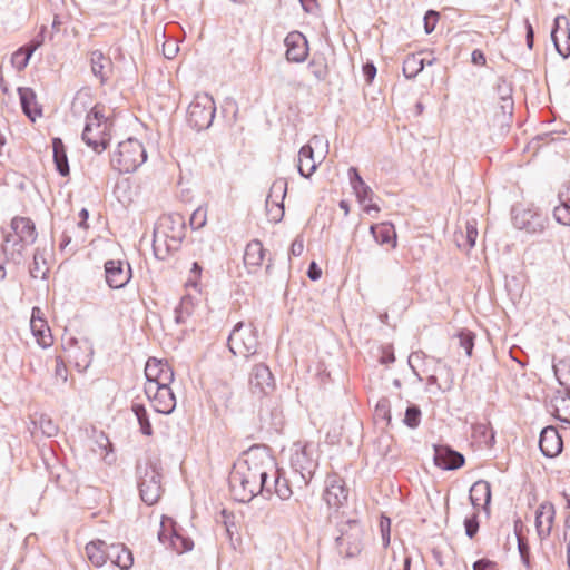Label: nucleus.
Returning <instances> with one entry per match:
<instances>
[{"label": "nucleus", "mask_w": 570, "mask_h": 570, "mask_svg": "<svg viewBox=\"0 0 570 570\" xmlns=\"http://www.w3.org/2000/svg\"><path fill=\"white\" fill-rule=\"evenodd\" d=\"M265 256V249L259 239H252L245 248L244 264L248 273L255 272L261 265Z\"/></svg>", "instance_id": "28"}, {"label": "nucleus", "mask_w": 570, "mask_h": 570, "mask_svg": "<svg viewBox=\"0 0 570 570\" xmlns=\"http://www.w3.org/2000/svg\"><path fill=\"white\" fill-rule=\"evenodd\" d=\"M307 276L311 281L316 282L322 277V269L316 264V262L312 261L307 268Z\"/></svg>", "instance_id": "63"}, {"label": "nucleus", "mask_w": 570, "mask_h": 570, "mask_svg": "<svg viewBox=\"0 0 570 570\" xmlns=\"http://www.w3.org/2000/svg\"><path fill=\"white\" fill-rule=\"evenodd\" d=\"M362 73L366 83H372L376 76V67L373 62L367 61L362 67Z\"/></svg>", "instance_id": "60"}, {"label": "nucleus", "mask_w": 570, "mask_h": 570, "mask_svg": "<svg viewBox=\"0 0 570 570\" xmlns=\"http://www.w3.org/2000/svg\"><path fill=\"white\" fill-rule=\"evenodd\" d=\"M53 151V163L56 170L62 177H67L70 174V166L67 156L66 146L60 137H55L51 140Z\"/></svg>", "instance_id": "32"}, {"label": "nucleus", "mask_w": 570, "mask_h": 570, "mask_svg": "<svg viewBox=\"0 0 570 570\" xmlns=\"http://www.w3.org/2000/svg\"><path fill=\"white\" fill-rule=\"evenodd\" d=\"M105 556L111 564L117 566L121 570H129L134 563L131 551L124 543L108 544Z\"/></svg>", "instance_id": "26"}, {"label": "nucleus", "mask_w": 570, "mask_h": 570, "mask_svg": "<svg viewBox=\"0 0 570 570\" xmlns=\"http://www.w3.org/2000/svg\"><path fill=\"white\" fill-rule=\"evenodd\" d=\"M479 511H475L473 512L472 515L470 517H466L463 521V525H464V531H465V535L469 538V539H473L478 532H479V529H480V521H479V514H478Z\"/></svg>", "instance_id": "46"}, {"label": "nucleus", "mask_w": 570, "mask_h": 570, "mask_svg": "<svg viewBox=\"0 0 570 570\" xmlns=\"http://www.w3.org/2000/svg\"><path fill=\"white\" fill-rule=\"evenodd\" d=\"M291 465L295 473H298L304 485H307L311 482L317 468V463L309 455L306 445L292 455Z\"/></svg>", "instance_id": "21"}, {"label": "nucleus", "mask_w": 570, "mask_h": 570, "mask_svg": "<svg viewBox=\"0 0 570 570\" xmlns=\"http://www.w3.org/2000/svg\"><path fill=\"white\" fill-rule=\"evenodd\" d=\"M491 484L485 480L475 481L470 488L469 500L475 511L482 510L487 517L491 513Z\"/></svg>", "instance_id": "22"}, {"label": "nucleus", "mask_w": 570, "mask_h": 570, "mask_svg": "<svg viewBox=\"0 0 570 570\" xmlns=\"http://www.w3.org/2000/svg\"><path fill=\"white\" fill-rule=\"evenodd\" d=\"M380 531L382 543L384 548H387L391 542V519L386 515H382L380 520Z\"/></svg>", "instance_id": "51"}, {"label": "nucleus", "mask_w": 570, "mask_h": 570, "mask_svg": "<svg viewBox=\"0 0 570 570\" xmlns=\"http://www.w3.org/2000/svg\"><path fill=\"white\" fill-rule=\"evenodd\" d=\"M31 57L32 53L23 45L12 53L11 63L18 71H22L28 67Z\"/></svg>", "instance_id": "44"}, {"label": "nucleus", "mask_w": 570, "mask_h": 570, "mask_svg": "<svg viewBox=\"0 0 570 570\" xmlns=\"http://www.w3.org/2000/svg\"><path fill=\"white\" fill-rule=\"evenodd\" d=\"M518 550H519V554H520L522 564L528 570H531L532 569L531 551H530V547L525 539L519 538Z\"/></svg>", "instance_id": "49"}, {"label": "nucleus", "mask_w": 570, "mask_h": 570, "mask_svg": "<svg viewBox=\"0 0 570 570\" xmlns=\"http://www.w3.org/2000/svg\"><path fill=\"white\" fill-rule=\"evenodd\" d=\"M558 370L559 366H556L554 375L564 391L558 390L556 392V395L551 400V406L559 421L570 423V382L568 379H564L563 375L559 374Z\"/></svg>", "instance_id": "15"}, {"label": "nucleus", "mask_w": 570, "mask_h": 570, "mask_svg": "<svg viewBox=\"0 0 570 570\" xmlns=\"http://www.w3.org/2000/svg\"><path fill=\"white\" fill-rule=\"evenodd\" d=\"M433 450L434 464L444 471L458 470L465 463L464 455L448 444H434Z\"/></svg>", "instance_id": "18"}, {"label": "nucleus", "mask_w": 570, "mask_h": 570, "mask_svg": "<svg viewBox=\"0 0 570 570\" xmlns=\"http://www.w3.org/2000/svg\"><path fill=\"white\" fill-rule=\"evenodd\" d=\"M23 249V244H20V242H11L9 236L6 238L2 245V254L6 256V259L11 261L14 264H20L22 262Z\"/></svg>", "instance_id": "39"}, {"label": "nucleus", "mask_w": 570, "mask_h": 570, "mask_svg": "<svg viewBox=\"0 0 570 570\" xmlns=\"http://www.w3.org/2000/svg\"><path fill=\"white\" fill-rule=\"evenodd\" d=\"M494 567H497V563L488 558L479 559L472 566L473 570H491Z\"/></svg>", "instance_id": "62"}, {"label": "nucleus", "mask_w": 570, "mask_h": 570, "mask_svg": "<svg viewBox=\"0 0 570 570\" xmlns=\"http://www.w3.org/2000/svg\"><path fill=\"white\" fill-rule=\"evenodd\" d=\"M307 68L317 81H324L328 76V67L323 56H314L308 62Z\"/></svg>", "instance_id": "41"}, {"label": "nucleus", "mask_w": 570, "mask_h": 570, "mask_svg": "<svg viewBox=\"0 0 570 570\" xmlns=\"http://www.w3.org/2000/svg\"><path fill=\"white\" fill-rule=\"evenodd\" d=\"M381 364H392L395 362V355L393 352L392 346H383L382 347V354L379 358Z\"/></svg>", "instance_id": "61"}, {"label": "nucleus", "mask_w": 570, "mask_h": 570, "mask_svg": "<svg viewBox=\"0 0 570 570\" xmlns=\"http://www.w3.org/2000/svg\"><path fill=\"white\" fill-rule=\"evenodd\" d=\"M180 530V527L173 518L163 515L158 539L161 543L168 542L177 553L188 552L193 550L194 542L190 538L183 535Z\"/></svg>", "instance_id": "8"}, {"label": "nucleus", "mask_w": 570, "mask_h": 570, "mask_svg": "<svg viewBox=\"0 0 570 570\" xmlns=\"http://www.w3.org/2000/svg\"><path fill=\"white\" fill-rule=\"evenodd\" d=\"M136 475L138 479V489L141 500L147 505H153L160 499L161 488V473L156 463L151 460L137 461Z\"/></svg>", "instance_id": "4"}, {"label": "nucleus", "mask_w": 570, "mask_h": 570, "mask_svg": "<svg viewBox=\"0 0 570 570\" xmlns=\"http://www.w3.org/2000/svg\"><path fill=\"white\" fill-rule=\"evenodd\" d=\"M258 345L257 328L253 324L245 326L244 322L236 323L227 338L230 353L233 355L242 354L245 358L255 355Z\"/></svg>", "instance_id": "6"}, {"label": "nucleus", "mask_w": 570, "mask_h": 570, "mask_svg": "<svg viewBox=\"0 0 570 570\" xmlns=\"http://www.w3.org/2000/svg\"><path fill=\"white\" fill-rule=\"evenodd\" d=\"M336 532L335 543L345 558L358 556L364 547L365 529L363 522L355 517H346L345 512L333 518Z\"/></svg>", "instance_id": "2"}, {"label": "nucleus", "mask_w": 570, "mask_h": 570, "mask_svg": "<svg viewBox=\"0 0 570 570\" xmlns=\"http://www.w3.org/2000/svg\"><path fill=\"white\" fill-rule=\"evenodd\" d=\"M189 224L193 229H199L206 224V210L202 207L195 209L190 216Z\"/></svg>", "instance_id": "52"}, {"label": "nucleus", "mask_w": 570, "mask_h": 570, "mask_svg": "<svg viewBox=\"0 0 570 570\" xmlns=\"http://www.w3.org/2000/svg\"><path fill=\"white\" fill-rule=\"evenodd\" d=\"M112 62L110 58L106 57L101 50H92L90 52V68L95 77L99 78L100 83H107L109 76L106 69L111 70Z\"/></svg>", "instance_id": "30"}, {"label": "nucleus", "mask_w": 570, "mask_h": 570, "mask_svg": "<svg viewBox=\"0 0 570 570\" xmlns=\"http://www.w3.org/2000/svg\"><path fill=\"white\" fill-rule=\"evenodd\" d=\"M556 366H559V374L570 382V360H562L558 364H553L552 368L554 370Z\"/></svg>", "instance_id": "64"}, {"label": "nucleus", "mask_w": 570, "mask_h": 570, "mask_svg": "<svg viewBox=\"0 0 570 570\" xmlns=\"http://www.w3.org/2000/svg\"><path fill=\"white\" fill-rule=\"evenodd\" d=\"M539 448L546 458H554L561 453L563 441L557 428L549 425L541 430Z\"/></svg>", "instance_id": "23"}, {"label": "nucleus", "mask_w": 570, "mask_h": 570, "mask_svg": "<svg viewBox=\"0 0 570 570\" xmlns=\"http://www.w3.org/2000/svg\"><path fill=\"white\" fill-rule=\"evenodd\" d=\"M494 90L499 97V100L512 98V92H513L512 83L509 82L503 77L498 78Z\"/></svg>", "instance_id": "48"}, {"label": "nucleus", "mask_w": 570, "mask_h": 570, "mask_svg": "<svg viewBox=\"0 0 570 570\" xmlns=\"http://www.w3.org/2000/svg\"><path fill=\"white\" fill-rule=\"evenodd\" d=\"M455 337L459 338V345L464 350L465 355L471 357L476 337L475 333L468 328H461L455 334Z\"/></svg>", "instance_id": "42"}, {"label": "nucleus", "mask_w": 570, "mask_h": 570, "mask_svg": "<svg viewBox=\"0 0 570 570\" xmlns=\"http://www.w3.org/2000/svg\"><path fill=\"white\" fill-rule=\"evenodd\" d=\"M108 119L102 110L95 106L86 116V124L81 138L83 142L92 148L97 154L105 151L110 141V135L107 132Z\"/></svg>", "instance_id": "5"}, {"label": "nucleus", "mask_w": 570, "mask_h": 570, "mask_svg": "<svg viewBox=\"0 0 570 570\" xmlns=\"http://www.w3.org/2000/svg\"><path fill=\"white\" fill-rule=\"evenodd\" d=\"M145 394L153 402L154 410L157 413L168 415L176 407V396L170 386H154V384H145Z\"/></svg>", "instance_id": "13"}, {"label": "nucleus", "mask_w": 570, "mask_h": 570, "mask_svg": "<svg viewBox=\"0 0 570 570\" xmlns=\"http://www.w3.org/2000/svg\"><path fill=\"white\" fill-rule=\"evenodd\" d=\"M551 40L562 58L566 59L570 56V22L562 14L557 16L553 20Z\"/></svg>", "instance_id": "19"}, {"label": "nucleus", "mask_w": 570, "mask_h": 570, "mask_svg": "<svg viewBox=\"0 0 570 570\" xmlns=\"http://www.w3.org/2000/svg\"><path fill=\"white\" fill-rule=\"evenodd\" d=\"M513 226L528 234H538L544 229L546 218L538 212L519 207L512 208Z\"/></svg>", "instance_id": "14"}, {"label": "nucleus", "mask_w": 570, "mask_h": 570, "mask_svg": "<svg viewBox=\"0 0 570 570\" xmlns=\"http://www.w3.org/2000/svg\"><path fill=\"white\" fill-rule=\"evenodd\" d=\"M287 193V181L284 178L276 179L266 197V212L268 219L279 223L284 217V199Z\"/></svg>", "instance_id": "11"}, {"label": "nucleus", "mask_w": 570, "mask_h": 570, "mask_svg": "<svg viewBox=\"0 0 570 570\" xmlns=\"http://www.w3.org/2000/svg\"><path fill=\"white\" fill-rule=\"evenodd\" d=\"M474 432L485 439L487 443L493 444L495 440V433L492 429H489L485 424H479L474 428Z\"/></svg>", "instance_id": "58"}, {"label": "nucleus", "mask_w": 570, "mask_h": 570, "mask_svg": "<svg viewBox=\"0 0 570 570\" xmlns=\"http://www.w3.org/2000/svg\"><path fill=\"white\" fill-rule=\"evenodd\" d=\"M347 498L348 489L344 480L335 473L327 475L323 499L330 509H334V512L328 517L331 522H333L335 515L342 513L338 510L347 502Z\"/></svg>", "instance_id": "9"}, {"label": "nucleus", "mask_w": 570, "mask_h": 570, "mask_svg": "<svg viewBox=\"0 0 570 570\" xmlns=\"http://www.w3.org/2000/svg\"><path fill=\"white\" fill-rule=\"evenodd\" d=\"M286 47L285 57L287 61L302 63L304 62L309 52L308 41L306 37L297 30L291 31L284 39Z\"/></svg>", "instance_id": "17"}, {"label": "nucleus", "mask_w": 570, "mask_h": 570, "mask_svg": "<svg viewBox=\"0 0 570 570\" xmlns=\"http://www.w3.org/2000/svg\"><path fill=\"white\" fill-rule=\"evenodd\" d=\"M370 233L377 244L396 246V232L392 223L382 222L373 224L370 227Z\"/></svg>", "instance_id": "29"}, {"label": "nucleus", "mask_w": 570, "mask_h": 570, "mask_svg": "<svg viewBox=\"0 0 570 570\" xmlns=\"http://www.w3.org/2000/svg\"><path fill=\"white\" fill-rule=\"evenodd\" d=\"M46 31H47V27L41 26L38 33L30 41H28L24 45L27 47V50L30 51L32 55L35 53V51L37 49H39L43 45L45 38H46Z\"/></svg>", "instance_id": "50"}, {"label": "nucleus", "mask_w": 570, "mask_h": 570, "mask_svg": "<svg viewBox=\"0 0 570 570\" xmlns=\"http://www.w3.org/2000/svg\"><path fill=\"white\" fill-rule=\"evenodd\" d=\"M11 228L14 235L11 237V242H20V244L29 245L35 243L37 239V230L35 223L28 217H14L11 220Z\"/></svg>", "instance_id": "24"}, {"label": "nucleus", "mask_w": 570, "mask_h": 570, "mask_svg": "<svg viewBox=\"0 0 570 570\" xmlns=\"http://www.w3.org/2000/svg\"><path fill=\"white\" fill-rule=\"evenodd\" d=\"M203 267L198 262H194L190 268V278L187 282L188 286L196 287L198 279L202 276Z\"/></svg>", "instance_id": "59"}, {"label": "nucleus", "mask_w": 570, "mask_h": 570, "mask_svg": "<svg viewBox=\"0 0 570 570\" xmlns=\"http://www.w3.org/2000/svg\"><path fill=\"white\" fill-rule=\"evenodd\" d=\"M77 343H78V341L76 338L71 337L67 343L69 346L68 352H69V357L75 358V365L78 368V371L82 372V371H86L88 368V366L90 365L94 351H92V347L88 344V342L85 341L83 344H85L86 352L79 357L78 354L75 351H72V347Z\"/></svg>", "instance_id": "35"}, {"label": "nucleus", "mask_w": 570, "mask_h": 570, "mask_svg": "<svg viewBox=\"0 0 570 570\" xmlns=\"http://www.w3.org/2000/svg\"><path fill=\"white\" fill-rule=\"evenodd\" d=\"M108 543L104 540H94L86 544V554L89 561L97 568L105 566L108 558L105 556Z\"/></svg>", "instance_id": "34"}, {"label": "nucleus", "mask_w": 570, "mask_h": 570, "mask_svg": "<svg viewBox=\"0 0 570 570\" xmlns=\"http://www.w3.org/2000/svg\"><path fill=\"white\" fill-rule=\"evenodd\" d=\"M318 164L314 159V149L311 144L301 147L298 151L297 169L302 177L309 178L316 171Z\"/></svg>", "instance_id": "33"}, {"label": "nucleus", "mask_w": 570, "mask_h": 570, "mask_svg": "<svg viewBox=\"0 0 570 570\" xmlns=\"http://www.w3.org/2000/svg\"><path fill=\"white\" fill-rule=\"evenodd\" d=\"M243 455L245 459L233 465L228 484L234 499L247 503L257 495L258 478L262 475L263 464L273 468V458L268 454L266 445H252L243 452Z\"/></svg>", "instance_id": "1"}, {"label": "nucleus", "mask_w": 570, "mask_h": 570, "mask_svg": "<svg viewBox=\"0 0 570 570\" xmlns=\"http://www.w3.org/2000/svg\"><path fill=\"white\" fill-rule=\"evenodd\" d=\"M553 216L559 224L570 226V205L560 202L553 209Z\"/></svg>", "instance_id": "47"}, {"label": "nucleus", "mask_w": 570, "mask_h": 570, "mask_svg": "<svg viewBox=\"0 0 570 570\" xmlns=\"http://www.w3.org/2000/svg\"><path fill=\"white\" fill-rule=\"evenodd\" d=\"M131 411L137 419L140 433L146 436H151L154 433V429L146 406L141 403L132 402Z\"/></svg>", "instance_id": "36"}, {"label": "nucleus", "mask_w": 570, "mask_h": 570, "mask_svg": "<svg viewBox=\"0 0 570 570\" xmlns=\"http://www.w3.org/2000/svg\"><path fill=\"white\" fill-rule=\"evenodd\" d=\"M39 428L47 438L55 436L58 432V426L52 422L51 419L41 416L39 421Z\"/></svg>", "instance_id": "53"}, {"label": "nucleus", "mask_w": 570, "mask_h": 570, "mask_svg": "<svg viewBox=\"0 0 570 570\" xmlns=\"http://www.w3.org/2000/svg\"><path fill=\"white\" fill-rule=\"evenodd\" d=\"M215 114L216 105L213 97L207 92L197 94L188 106L187 122L193 129L202 131L212 126Z\"/></svg>", "instance_id": "7"}, {"label": "nucleus", "mask_w": 570, "mask_h": 570, "mask_svg": "<svg viewBox=\"0 0 570 570\" xmlns=\"http://www.w3.org/2000/svg\"><path fill=\"white\" fill-rule=\"evenodd\" d=\"M375 411L377 415L382 416L389 423L391 422L392 416L390 411V402L387 399H381L376 404Z\"/></svg>", "instance_id": "55"}, {"label": "nucleus", "mask_w": 570, "mask_h": 570, "mask_svg": "<svg viewBox=\"0 0 570 570\" xmlns=\"http://www.w3.org/2000/svg\"><path fill=\"white\" fill-rule=\"evenodd\" d=\"M439 18H440V13L436 12L435 10L426 11V13L424 14V19H423L425 33L430 35L434 31L436 23L439 21Z\"/></svg>", "instance_id": "54"}, {"label": "nucleus", "mask_w": 570, "mask_h": 570, "mask_svg": "<svg viewBox=\"0 0 570 570\" xmlns=\"http://www.w3.org/2000/svg\"><path fill=\"white\" fill-rule=\"evenodd\" d=\"M347 176L350 180V185L353 189V193L356 196L357 202L363 206V210L367 215H372V213H379L380 207L372 203L374 197V191L372 188L364 181L360 171L356 167H350L347 170Z\"/></svg>", "instance_id": "10"}, {"label": "nucleus", "mask_w": 570, "mask_h": 570, "mask_svg": "<svg viewBox=\"0 0 570 570\" xmlns=\"http://www.w3.org/2000/svg\"><path fill=\"white\" fill-rule=\"evenodd\" d=\"M106 283L110 288H124L132 277L129 263L121 259H108L104 264Z\"/></svg>", "instance_id": "12"}, {"label": "nucleus", "mask_w": 570, "mask_h": 570, "mask_svg": "<svg viewBox=\"0 0 570 570\" xmlns=\"http://www.w3.org/2000/svg\"><path fill=\"white\" fill-rule=\"evenodd\" d=\"M18 95L23 114L31 121H36L42 115V107L37 102L35 90L30 87H19Z\"/></svg>", "instance_id": "25"}, {"label": "nucleus", "mask_w": 570, "mask_h": 570, "mask_svg": "<svg viewBox=\"0 0 570 570\" xmlns=\"http://www.w3.org/2000/svg\"><path fill=\"white\" fill-rule=\"evenodd\" d=\"M32 335L36 337L37 343L42 348L50 347L52 345V335L50 327L48 326L47 322L38 323V324H30Z\"/></svg>", "instance_id": "38"}, {"label": "nucleus", "mask_w": 570, "mask_h": 570, "mask_svg": "<svg viewBox=\"0 0 570 570\" xmlns=\"http://www.w3.org/2000/svg\"><path fill=\"white\" fill-rule=\"evenodd\" d=\"M425 67V59L419 58L416 55H409L404 61L402 71L406 79H414Z\"/></svg>", "instance_id": "37"}, {"label": "nucleus", "mask_w": 570, "mask_h": 570, "mask_svg": "<svg viewBox=\"0 0 570 570\" xmlns=\"http://www.w3.org/2000/svg\"><path fill=\"white\" fill-rule=\"evenodd\" d=\"M554 519V507L551 503H542L535 511V528L540 539L550 535Z\"/></svg>", "instance_id": "27"}, {"label": "nucleus", "mask_w": 570, "mask_h": 570, "mask_svg": "<svg viewBox=\"0 0 570 570\" xmlns=\"http://www.w3.org/2000/svg\"><path fill=\"white\" fill-rule=\"evenodd\" d=\"M510 357L517 362L521 367H525L529 363L528 355L523 353V351L519 347H511L510 348Z\"/></svg>", "instance_id": "57"}, {"label": "nucleus", "mask_w": 570, "mask_h": 570, "mask_svg": "<svg viewBox=\"0 0 570 570\" xmlns=\"http://www.w3.org/2000/svg\"><path fill=\"white\" fill-rule=\"evenodd\" d=\"M147 160V151L142 142L129 137L120 141L110 158L111 167L120 174L136 171Z\"/></svg>", "instance_id": "3"}, {"label": "nucleus", "mask_w": 570, "mask_h": 570, "mask_svg": "<svg viewBox=\"0 0 570 570\" xmlns=\"http://www.w3.org/2000/svg\"><path fill=\"white\" fill-rule=\"evenodd\" d=\"M146 384H154V386L166 387L170 386L174 381V370L167 362H161L157 358H149L145 366Z\"/></svg>", "instance_id": "16"}, {"label": "nucleus", "mask_w": 570, "mask_h": 570, "mask_svg": "<svg viewBox=\"0 0 570 570\" xmlns=\"http://www.w3.org/2000/svg\"><path fill=\"white\" fill-rule=\"evenodd\" d=\"M274 472L273 476V490L282 501L288 500L293 495V490L289 479L286 478V472L278 468L273 461V468H269Z\"/></svg>", "instance_id": "31"}, {"label": "nucleus", "mask_w": 570, "mask_h": 570, "mask_svg": "<svg viewBox=\"0 0 570 570\" xmlns=\"http://www.w3.org/2000/svg\"><path fill=\"white\" fill-rule=\"evenodd\" d=\"M274 386L275 381L269 367L264 363L255 365L249 375V389L252 393H257L259 396L267 395L274 390Z\"/></svg>", "instance_id": "20"}, {"label": "nucleus", "mask_w": 570, "mask_h": 570, "mask_svg": "<svg viewBox=\"0 0 570 570\" xmlns=\"http://www.w3.org/2000/svg\"><path fill=\"white\" fill-rule=\"evenodd\" d=\"M262 475L258 478V491L257 494L266 493L268 497L274 493L273 490V476L274 472L269 470L267 464H263Z\"/></svg>", "instance_id": "43"}, {"label": "nucleus", "mask_w": 570, "mask_h": 570, "mask_svg": "<svg viewBox=\"0 0 570 570\" xmlns=\"http://www.w3.org/2000/svg\"><path fill=\"white\" fill-rule=\"evenodd\" d=\"M47 262L45 258V250H41L40 248H37L33 253V261L32 265L30 267V276L32 278H38L39 276L42 279H46L48 277L49 268L45 267Z\"/></svg>", "instance_id": "40"}, {"label": "nucleus", "mask_w": 570, "mask_h": 570, "mask_svg": "<svg viewBox=\"0 0 570 570\" xmlns=\"http://www.w3.org/2000/svg\"><path fill=\"white\" fill-rule=\"evenodd\" d=\"M179 51L178 43L176 40H166L163 43V55L167 59H174Z\"/></svg>", "instance_id": "56"}, {"label": "nucleus", "mask_w": 570, "mask_h": 570, "mask_svg": "<svg viewBox=\"0 0 570 570\" xmlns=\"http://www.w3.org/2000/svg\"><path fill=\"white\" fill-rule=\"evenodd\" d=\"M422 412L419 405L410 404L404 414L403 423L410 429H416L421 423Z\"/></svg>", "instance_id": "45"}]
</instances>
